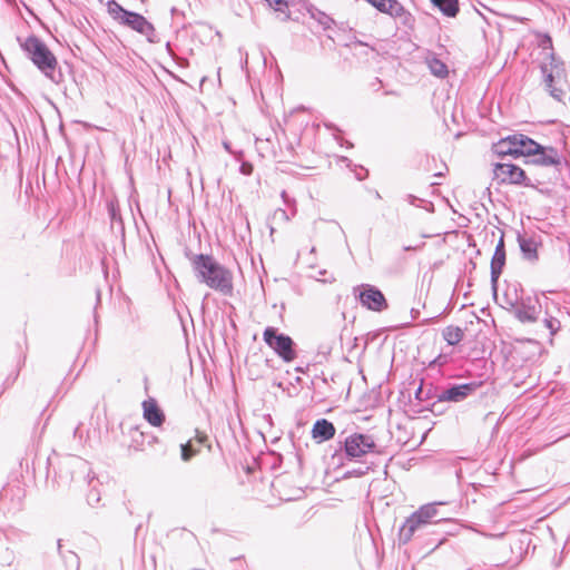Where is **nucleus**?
<instances>
[{
    "mask_svg": "<svg viewBox=\"0 0 570 570\" xmlns=\"http://www.w3.org/2000/svg\"><path fill=\"white\" fill-rule=\"evenodd\" d=\"M443 338L451 346L458 345L464 336V332L461 327L449 325L442 332Z\"/></svg>",
    "mask_w": 570,
    "mask_h": 570,
    "instance_id": "19",
    "label": "nucleus"
},
{
    "mask_svg": "<svg viewBox=\"0 0 570 570\" xmlns=\"http://www.w3.org/2000/svg\"><path fill=\"white\" fill-rule=\"evenodd\" d=\"M385 95L394 94L393 91H385Z\"/></svg>",
    "mask_w": 570,
    "mask_h": 570,
    "instance_id": "40",
    "label": "nucleus"
},
{
    "mask_svg": "<svg viewBox=\"0 0 570 570\" xmlns=\"http://www.w3.org/2000/svg\"><path fill=\"white\" fill-rule=\"evenodd\" d=\"M239 171L243 175L249 176L253 173V165L250 163L244 161L239 167Z\"/></svg>",
    "mask_w": 570,
    "mask_h": 570,
    "instance_id": "31",
    "label": "nucleus"
},
{
    "mask_svg": "<svg viewBox=\"0 0 570 570\" xmlns=\"http://www.w3.org/2000/svg\"><path fill=\"white\" fill-rule=\"evenodd\" d=\"M519 291L522 292L521 288H519L518 285H510L505 289L503 294V302L508 308L513 309L514 306L518 305V302L521 299V296L519 295Z\"/></svg>",
    "mask_w": 570,
    "mask_h": 570,
    "instance_id": "21",
    "label": "nucleus"
},
{
    "mask_svg": "<svg viewBox=\"0 0 570 570\" xmlns=\"http://www.w3.org/2000/svg\"><path fill=\"white\" fill-rule=\"evenodd\" d=\"M541 72L543 75L546 89L549 91L550 96L558 101H562L564 91L558 88L556 83L566 81L564 63L551 55L550 62L541 66Z\"/></svg>",
    "mask_w": 570,
    "mask_h": 570,
    "instance_id": "5",
    "label": "nucleus"
},
{
    "mask_svg": "<svg viewBox=\"0 0 570 570\" xmlns=\"http://www.w3.org/2000/svg\"><path fill=\"white\" fill-rule=\"evenodd\" d=\"M335 431L332 422L326 419H320L313 425L312 438L318 443L325 442L334 438Z\"/></svg>",
    "mask_w": 570,
    "mask_h": 570,
    "instance_id": "17",
    "label": "nucleus"
},
{
    "mask_svg": "<svg viewBox=\"0 0 570 570\" xmlns=\"http://www.w3.org/2000/svg\"><path fill=\"white\" fill-rule=\"evenodd\" d=\"M422 393H423V387H422V385H421V386H419V389H417V390H416V392H415V396H416V399H419V400H423Z\"/></svg>",
    "mask_w": 570,
    "mask_h": 570,
    "instance_id": "35",
    "label": "nucleus"
},
{
    "mask_svg": "<svg viewBox=\"0 0 570 570\" xmlns=\"http://www.w3.org/2000/svg\"><path fill=\"white\" fill-rule=\"evenodd\" d=\"M16 559L14 552L12 550L7 549L4 553H2V563L11 566Z\"/></svg>",
    "mask_w": 570,
    "mask_h": 570,
    "instance_id": "29",
    "label": "nucleus"
},
{
    "mask_svg": "<svg viewBox=\"0 0 570 570\" xmlns=\"http://www.w3.org/2000/svg\"><path fill=\"white\" fill-rule=\"evenodd\" d=\"M265 1L277 11H283V7H286V2L284 0H265Z\"/></svg>",
    "mask_w": 570,
    "mask_h": 570,
    "instance_id": "30",
    "label": "nucleus"
},
{
    "mask_svg": "<svg viewBox=\"0 0 570 570\" xmlns=\"http://www.w3.org/2000/svg\"><path fill=\"white\" fill-rule=\"evenodd\" d=\"M543 325L549 331L551 336L556 335L561 327V322L554 315H552L548 307L546 308Z\"/></svg>",
    "mask_w": 570,
    "mask_h": 570,
    "instance_id": "24",
    "label": "nucleus"
},
{
    "mask_svg": "<svg viewBox=\"0 0 570 570\" xmlns=\"http://www.w3.org/2000/svg\"><path fill=\"white\" fill-rule=\"evenodd\" d=\"M195 441L197 442L198 445H203L208 441V438L205 433L197 432Z\"/></svg>",
    "mask_w": 570,
    "mask_h": 570,
    "instance_id": "32",
    "label": "nucleus"
},
{
    "mask_svg": "<svg viewBox=\"0 0 570 570\" xmlns=\"http://www.w3.org/2000/svg\"><path fill=\"white\" fill-rule=\"evenodd\" d=\"M32 62L55 83L62 80V73L57 71V59L45 42L37 37H29L23 46Z\"/></svg>",
    "mask_w": 570,
    "mask_h": 570,
    "instance_id": "2",
    "label": "nucleus"
},
{
    "mask_svg": "<svg viewBox=\"0 0 570 570\" xmlns=\"http://www.w3.org/2000/svg\"><path fill=\"white\" fill-rule=\"evenodd\" d=\"M362 170L364 171V175H363V176H362V175H356V177H357V179H358V180H362V179H364V178L367 176V170H365V169H363V168H362Z\"/></svg>",
    "mask_w": 570,
    "mask_h": 570,
    "instance_id": "37",
    "label": "nucleus"
},
{
    "mask_svg": "<svg viewBox=\"0 0 570 570\" xmlns=\"http://www.w3.org/2000/svg\"><path fill=\"white\" fill-rule=\"evenodd\" d=\"M541 307L537 296L521 297L513 308V314L521 323H534L540 318Z\"/></svg>",
    "mask_w": 570,
    "mask_h": 570,
    "instance_id": "10",
    "label": "nucleus"
},
{
    "mask_svg": "<svg viewBox=\"0 0 570 570\" xmlns=\"http://www.w3.org/2000/svg\"><path fill=\"white\" fill-rule=\"evenodd\" d=\"M345 456L350 460L360 459L368 453H381L374 436L365 433H352L343 441Z\"/></svg>",
    "mask_w": 570,
    "mask_h": 570,
    "instance_id": "4",
    "label": "nucleus"
},
{
    "mask_svg": "<svg viewBox=\"0 0 570 570\" xmlns=\"http://www.w3.org/2000/svg\"><path fill=\"white\" fill-rule=\"evenodd\" d=\"M512 136V146L515 149V157L531 156L540 148V144L522 134H514Z\"/></svg>",
    "mask_w": 570,
    "mask_h": 570,
    "instance_id": "14",
    "label": "nucleus"
},
{
    "mask_svg": "<svg viewBox=\"0 0 570 570\" xmlns=\"http://www.w3.org/2000/svg\"><path fill=\"white\" fill-rule=\"evenodd\" d=\"M546 41L551 45V38L547 36Z\"/></svg>",
    "mask_w": 570,
    "mask_h": 570,
    "instance_id": "39",
    "label": "nucleus"
},
{
    "mask_svg": "<svg viewBox=\"0 0 570 570\" xmlns=\"http://www.w3.org/2000/svg\"><path fill=\"white\" fill-rule=\"evenodd\" d=\"M265 343L286 363L296 358L294 341L286 334L277 333L275 327L268 326L263 333Z\"/></svg>",
    "mask_w": 570,
    "mask_h": 570,
    "instance_id": "6",
    "label": "nucleus"
},
{
    "mask_svg": "<svg viewBox=\"0 0 570 570\" xmlns=\"http://www.w3.org/2000/svg\"><path fill=\"white\" fill-rule=\"evenodd\" d=\"M438 505L439 503H429L413 512L400 528V542L405 544L417 532H424L431 524L439 523L442 519L438 518Z\"/></svg>",
    "mask_w": 570,
    "mask_h": 570,
    "instance_id": "3",
    "label": "nucleus"
},
{
    "mask_svg": "<svg viewBox=\"0 0 570 570\" xmlns=\"http://www.w3.org/2000/svg\"><path fill=\"white\" fill-rule=\"evenodd\" d=\"M381 85L382 81L379 78H375L370 86L373 90H377Z\"/></svg>",
    "mask_w": 570,
    "mask_h": 570,
    "instance_id": "34",
    "label": "nucleus"
},
{
    "mask_svg": "<svg viewBox=\"0 0 570 570\" xmlns=\"http://www.w3.org/2000/svg\"><path fill=\"white\" fill-rule=\"evenodd\" d=\"M518 243L524 259L535 262L538 259L539 243L533 237L518 235Z\"/></svg>",
    "mask_w": 570,
    "mask_h": 570,
    "instance_id": "18",
    "label": "nucleus"
},
{
    "mask_svg": "<svg viewBox=\"0 0 570 570\" xmlns=\"http://www.w3.org/2000/svg\"><path fill=\"white\" fill-rule=\"evenodd\" d=\"M18 376V373H16V375L13 377H7V382H9L10 384L17 379Z\"/></svg>",
    "mask_w": 570,
    "mask_h": 570,
    "instance_id": "38",
    "label": "nucleus"
},
{
    "mask_svg": "<svg viewBox=\"0 0 570 570\" xmlns=\"http://www.w3.org/2000/svg\"><path fill=\"white\" fill-rule=\"evenodd\" d=\"M108 12L112 16L114 19L118 20L120 23L122 22V19L126 18V13H129L128 10L124 9L116 1H110L108 3Z\"/></svg>",
    "mask_w": 570,
    "mask_h": 570,
    "instance_id": "25",
    "label": "nucleus"
},
{
    "mask_svg": "<svg viewBox=\"0 0 570 570\" xmlns=\"http://www.w3.org/2000/svg\"><path fill=\"white\" fill-rule=\"evenodd\" d=\"M354 295L360 303L367 309L382 312L387 308V302L384 294L375 286L362 284L353 288Z\"/></svg>",
    "mask_w": 570,
    "mask_h": 570,
    "instance_id": "7",
    "label": "nucleus"
},
{
    "mask_svg": "<svg viewBox=\"0 0 570 570\" xmlns=\"http://www.w3.org/2000/svg\"><path fill=\"white\" fill-rule=\"evenodd\" d=\"M445 16L455 17L459 11L458 0H431Z\"/></svg>",
    "mask_w": 570,
    "mask_h": 570,
    "instance_id": "22",
    "label": "nucleus"
},
{
    "mask_svg": "<svg viewBox=\"0 0 570 570\" xmlns=\"http://www.w3.org/2000/svg\"><path fill=\"white\" fill-rule=\"evenodd\" d=\"M144 417L153 426H160L165 421V414L158 406L155 399H148L142 402Z\"/></svg>",
    "mask_w": 570,
    "mask_h": 570,
    "instance_id": "16",
    "label": "nucleus"
},
{
    "mask_svg": "<svg viewBox=\"0 0 570 570\" xmlns=\"http://www.w3.org/2000/svg\"><path fill=\"white\" fill-rule=\"evenodd\" d=\"M109 214L112 220H116L118 218V212L112 204L109 207Z\"/></svg>",
    "mask_w": 570,
    "mask_h": 570,
    "instance_id": "33",
    "label": "nucleus"
},
{
    "mask_svg": "<svg viewBox=\"0 0 570 570\" xmlns=\"http://www.w3.org/2000/svg\"><path fill=\"white\" fill-rule=\"evenodd\" d=\"M121 23L145 36L149 42H157L155 27L144 16L129 11Z\"/></svg>",
    "mask_w": 570,
    "mask_h": 570,
    "instance_id": "11",
    "label": "nucleus"
},
{
    "mask_svg": "<svg viewBox=\"0 0 570 570\" xmlns=\"http://www.w3.org/2000/svg\"><path fill=\"white\" fill-rule=\"evenodd\" d=\"M100 501V494L97 490L92 489L87 494V502L89 505L95 507Z\"/></svg>",
    "mask_w": 570,
    "mask_h": 570,
    "instance_id": "28",
    "label": "nucleus"
},
{
    "mask_svg": "<svg viewBox=\"0 0 570 570\" xmlns=\"http://www.w3.org/2000/svg\"><path fill=\"white\" fill-rule=\"evenodd\" d=\"M428 66L432 75L439 78H445L449 73L448 66L436 57L428 59Z\"/></svg>",
    "mask_w": 570,
    "mask_h": 570,
    "instance_id": "23",
    "label": "nucleus"
},
{
    "mask_svg": "<svg viewBox=\"0 0 570 570\" xmlns=\"http://www.w3.org/2000/svg\"><path fill=\"white\" fill-rule=\"evenodd\" d=\"M505 265V246L503 236L500 237L494 254L491 259V285L493 291H497V285L500 275L502 274L503 267Z\"/></svg>",
    "mask_w": 570,
    "mask_h": 570,
    "instance_id": "13",
    "label": "nucleus"
},
{
    "mask_svg": "<svg viewBox=\"0 0 570 570\" xmlns=\"http://www.w3.org/2000/svg\"><path fill=\"white\" fill-rule=\"evenodd\" d=\"M493 151L498 156H514L515 157V149H514V146H512V136H508L507 138H503V139L499 140L497 144H494Z\"/></svg>",
    "mask_w": 570,
    "mask_h": 570,
    "instance_id": "20",
    "label": "nucleus"
},
{
    "mask_svg": "<svg viewBox=\"0 0 570 570\" xmlns=\"http://www.w3.org/2000/svg\"><path fill=\"white\" fill-rule=\"evenodd\" d=\"M190 262L194 274L199 283L225 296L233 294L234 275L229 268L222 265L212 255H194Z\"/></svg>",
    "mask_w": 570,
    "mask_h": 570,
    "instance_id": "1",
    "label": "nucleus"
},
{
    "mask_svg": "<svg viewBox=\"0 0 570 570\" xmlns=\"http://www.w3.org/2000/svg\"><path fill=\"white\" fill-rule=\"evenodd\" d=\"M481 382H469L463 384H453L442 389L436 395L439 402L459 403L473 395L480 387Z\"/></svg>",
    "mask_w": 570,
    "mask_h": 570,
    "instance_id": "8",
    "label": "nucleus"
},
{
    "mask_svg": "<svg viewBox=\"0 0 570 570\" xmlns=\"http://www.w3.org/2000/svg\"><path fill=\"white\" fill-rule=\"evenodd\" d=\"M223 146H224L226 151H228L229 154H233L232 148H230V142L224 141Z\"/></svg>",
    "mask_w": 570,
    "mask_h": 570,
    "instance_id": "36",
    "label": "nucleus"
},
{
    "mask_svg": "<svg viewBox=\"0 0 570 570\" xmlns=\"http://www.w3.org/2000/svg\"><path fill=\"white\" fill-rule=\"evenodd\" d=\"M531 156L534 157L532 163L539 166H558L561 164L560 155L553 147H543L540 145L539 150Z\"/></svg>",
    "mask_w": 570,
    "mask_h": 570,
    "instance_id": "15",
    "label": "nucleus"
},
{
    "mask_svg": "<svg viewBox=\"0 0 570 570\" xmlns=\"http://www.w3.org/2000/svg\"><path fill=\"white\" fill-rule=\"evenodd\" d=\"M26 497V487L20 481L10 484L4 490V499L7 500L8 512H17L22 509L23 500Z\"/></svg>",
    "mask_w": 570,
    "mask_h": 570,
    "instance_id": "12",
    "label": "nucleus"
},
{
    "mask_svg": "<svg viewBox=\"0 0 570 570\" xmlns=\"http://www.w3.org/2000/svg\"><path fill=\"white\" fill-rule=\"evenodd\" d=\"M494 176L502 184H513L531 186V180L525 175L524 170L519 166L510 163H498L493 169Z\"/></svg>",
    "mask_w": 570,
    "mask_h": 570,
    "instance_id": "9",
    "label": "nucleus"
},
{
    "mask_svg": "<svg viewBox=\"0 0 570 570\" xmlns=\"http://www.w3.org/2000/svg\"><path fill=\"white\" fill-rule=\"evenodd\" d=\"M145 438V434L142 432H138V430L135 431V434H132V444L136 450H142V440Z\"/></svg>",
    "mask_w": 570,
    "mask_h": 570,
    "instance_id": "27",
    "label": "nucleus"
},
{
    "mask_svg": "<svg viewBox=\"0 0 570 570\" xmlns=\"http://www.w3.org/2000/svg\"><path fill=\"white\" fill-rule=\"evenodd\" d=\"M180 449H181V459L184 461H189L194 455H196L199 452V448H196L191 440L185 444H181Z\"/></svg>",
    "mask_w": 570,
    "mask_h": 570,
    "instance_id": "26",
    "label": "nucleus"
}]
</instances>
